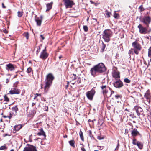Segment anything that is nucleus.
<instances>
[{
  "label": "nucleus",
  "instance_id": "12",
  "mask_svg": "<svg viewBox=\"0 0 151 151\" xmlns=\"http://www.w3.org/2000/svg\"><path fill=\"white\" fill-rule=\"evenodd\" d=\"M6 69L8 71H13L16 68V67L14 65L11 64H7L6 65Z\"/></svg>",
  "mask_w": 151,
  "mask_h": 151
},
{
  "label": "nucleus",
  "instance_id": "15",
  "mask_svg": "<svg viewBox=\"0 0 151 151\" xmlns=\"http://www.w3.org/2000/svg\"><path fill=\"white\" fill-rule=\"evenodd\" d=\"M20 91L19 89L17 88H14L12 89L9 91V93L11 94H19L20 93Z\"/></svg>",
  "mask_w": 151,
  "mask_h": 151
},
{
  "label": "nucleus",
  "instance_id": "58",
  "mask_svg": "<svg viewBox=\"0 0 151 151\" xmlns=\"http://www.w3.org/2000/svg\"><path fill=\"white\" fill-rule=\"evenodd\" d=\"M93 19V20H95L96 21H97V19H95V18H93V19Z\"/></svg>",
  "mask_w": 151,
  "mask_h": 151
},
{
  "label": "nucleus",
  "instance_id": "38",
  "mask_svg": "<svg viewBox=\"0 0 151 151\" xmlns=\"http://www.w3.org/2000/svg\"><path fill=\"white\" fill-rule=\"evenodd\" d=\"M106 85H103L102 86H101V88L102 89V90H103V91L104 90H105V89H106Z\"/></svg>",
  "mask_w": 151,
  "mask_h": 151
},
{
  "label": "nucleus",
  "instance_id": "9",
  "mask_svg": "<svg viewBox=\"0 0 151 151\" xmlns=\"http://www.w3.org/2000/svg\"><path fill=\"white\" fill-rule=\"evenodd\" d=\"M23 151H37L35 147L29 145L24 148Z\"/></svg>",
  "mask_w": 151,
  "mask_h": 151
},
{
  "label": "nucleus",
  "instance_id": "32",
  "mask_svg": "<svg viewBox=\"0 0 151 151\" xmlns=\"http://www.w3.org/2000/svg\"><path fill=\"white\" fill-rule=\"evenodd\" d=\"M23 12L20 11H18V16L19 17H22L23 14Z\"/></svg>",
  "mask_w": 151,
  "mask_h": 151
},
{
  "label": "nucleus",
  "instance_id": "23",
  "mask_svg": "<svg viewBox=\"0 0 151 151\" xmlns=\"http://www.w3.org/2000/svg\"><path fill=\"white\" fill-rule=\"evenodd\" d=\"M35 21L36 22L38 26H40L41 25L42 21L39 18H37L35 19Z\"/></svg>",
  "mask_w": 151,
  "mask_h": 151
},
{
  "label": "nucleus",
  "instance_id": "4",
  "mask_svg": "<svg viewBox=\"0 0 151 151\" xmlns=\"http://www.w3.org/2000/svg\"><path fill=\"white\" fill-rule=\"evenodd\" d=\"M138 28H139V32L141 34H149L151 31V28L148 29V27H144L141 24H139L138 26Z\"/></svg>",
  "mask_w": 151,
  "mask_h": 151
},
{
  "label": "nucleus",
  "instance_id": "6",
  "mask_svg": "<svg viewBox=\"0 0 151 151\" xmlns=\"http://www.w3.org/2000/svg\"><path fill=\"white\" fill-rule=\"evenodd\" d=\"M95 93V91L93 89L91 91H88L86 93V96L88 99L90 100H92L93 97Z\"/></svg>",
  "mask_w": 151,
  "mask_h": 151
},
{
  "label": "nucleus",
  "instance_id": "14",
  "mask_svg": "<svg viewBox=\"0 0 151 151\" xmlns=\"http://www.w3.org/2000/svg\"><path fill=\"white\" fill-rule=\"evenodd\" d=\"M132 45L133 47L138 50H140L141 49V46L139 44L136 42H134L132 43Z\"/></svg>",
  "mask_w": 151,
  "mask_h": 151
},
{
  "label": "nucleus",
  "instance_id": "54",
  "mask_svg": "<svg viewBox=\"0 0 151 151\" xmlns=\"http://www.w3.org/2000/svg\"><path fill=\"white\" fill-rule=\"evenodd\" d=\"M9 82V79H6V83H7L8 82Z\"/></svg>",
  "mask_w": 151,
  "mask_h": 151
},
{
  "label": "nucleus",
  "instance_id": "5",
  "mask_svg": "<svg viewBox=\"0 0 151 151\" xmlns=\"http://www.w3.org/2000/svg\"><path fill=\"white\" fill-rule=\"evenodd\" d=\"M12 111L10 112L9 115L8 116L9 119H11L13 116H14L17 114V111L18 110L17 106L12 107Z\"/></svg>",
  "mask_w": 151,
  "mask_h": 151
},
{
  "label": "nucleus",
  "instance_id": "2",
  "mask_svg": "<svg viewBox=\"0 0 151 151\" xmlns=\"http://www.w3.org/2000/svg\"><path fill=\"white\" fill-rule=\"evenodd\" d=\"M54 78L53 75L51 73L48 74L46 77V82L45 83V91L47 92L50 87L51 85L52 81Z\"/></svg>",
  "mask_w": 151,
  "mask_h": 151
},
{
  "label": "nucleus",
  "instance_id": "18",
  "mask_svg": "<svg viewBox=\"0 0 151 151\" xmlns=\"http://www.w3.org/2000/svg\"><path fill=\"white\" fill-rule=\"evenodd\" d=\"M131 134L133 136L135 137L139 134V133L136 129H134L132 131Z\"/></svg>",
  "mask_w": 151,
  "mask_h": 151
},
{
  "label": "nucleus",
  "instance_id": "35",
  "mask_svg": "<svg viewBox=\"0 0 151 151\" xmlns=\"http://www.w3.org/2000/svg\"><path fill=\"white\" fill-rule=\"evenodd\" d=\"M4 100L6 101H9V99L7 96L6 95H5L4 96Z\"/></svg>",
  "mask_w": 151,
  "mask_h": 151
},
{
  "label": "nucleus",
  "instance_id": "56",
  "mask_svg": "<svg viewBox=\"0 0 151 151\" xmlns=\"http://www.w3.org/2000/svg\"><path fill=\"white\" fill-rule=\"evenodd\" d=\"M63 137L64 138H67V135H65Z\"/></svg>",
  "mask_w": 151,
  "mask_h": 151
},
{
  "label": "nucleus",
  "instance_id": "39",
  "mask_svg": "<svg viewBox=\"0 0 151 151\" xmlns=\"http://www.w3.org/2000/svg\"><path fill=\"white\" fill-rule=\"evenodd\" d=\"M31 68L30 67H29L27 68V73H30L31 71Z\"/></svg>",
  "mask_w": 151,
  "mask_h": 151
},
{
  "label": "nucleus",
  "instance_id": "30",
  "mask_svg": "<svg viewBox=\"0 0 151 151\" xmlns=\"http://www.w3.org/2000/svg\"><path fill=\"white\" fill-rule=\"evenodd\" d=\"M124 81L125 83H129L131 81L127 78H125L124 79Z\"/></svg>",
  "mask_w": 151,
  "mask_h": 151
},
{
  "label": "nucleus",
  "instance_id": "51",
  "mask_svg": "<svg viewBox=\"0 0 151 151\" xmlns=\"http://www.w3.org/2000/svg\"><path fill=\"white\" fill-rule=\"evenodd\" d=\"M2 7L3 8H6V7L4 5V4L3 3H2Z\"/></svg>",
  "mask_w": 151,
  "mask_h": 151
},
{
  "label": "nucleus",
  "instance_id": "1",
  "mask_svg": "<svg viewBox=\"0 0 151 151\" xmlns=\"http://www.w3.org/2000/svg\"><path fill=\"white\" fill-rule=\"evenodd\" d=\"M106 70V68L103 63H100L92 68L90 72L91 75L95 76L97 73H103Z\"/></svg>",
  "mask_w": 151,
  "mask_h": 151
},
{
  "label": "nucleus",
  "instance_id": "46",
  "mask_svg": "<svg viewBox=\"0 0 151 151\" xmlns=\"http://www.w3.org/2000/svg\"><path fill=\"white\" fill-rule=\"evenodd\" d=\"M45 110L46 111H48V106H45L44 108Z\"/></svg>",
  "mask_w": 151,
  "mask_h": 151
},
{
  "label": "nucleus",
  "instance_id": "25",
  "mask_svg": "<svg viewBox=\"0 0 151 151\" xmlns=\"http://www.w3.org/2000/svg\"><path fill=\"white\" fill-rule=\"evenodd\" d=\"M79 135L81 138V140L83 141H84V137L83 135V132L81 130H80L79 132Z\"/></svg>",
  "mask_w": 151,
  "mask_h": 151
},
{
  "label": "nucleus",
  "instance_id": "33",
  "mask_svg": "<svg viewBox=\"0 0 151 151\" xmlns=\"http://www.w3.org/2000/svg\"><path fill=\"white\" fill-rule=\"evenodd\" d=\"M7 148L5 145L2 146L0 147V150H6Z\"/></svg>",
  "mask_w": 151,
  "mask_h": 151
},
{
  "label": "nucleus",
  "instance_id": "50",
  "mask_svg": "<svg viewBox=\"0 0 151 151\" xmlns=\"http://www.w3.org/2000/svg\"><path fill=\"white\" fill-rule=\"evenodd\" d=\"M81 150L82 151H86L85 149L83 147L81 148Z\"/></svg>",
  "mask_w": 151,
  "mask_h": 151
},
{
  "label": "nucleus",
  "instance_id": "48",
  "mask_svg": "<svg viewBox=\"0 0 151 151\" xmlns=\"http://www.w3.org/2000/svg\"><path fill=\"white\" fill-rule=\"evenodd\" d=\"M97 138L99 140H101V139H103V137L101 138V137L99 136H98L97 137Z\"/></svg>",
  "mask_w": 151,
  "mask_h": 151
},
{
  "label": "nucleus",
  "instance_id": "20",
  "mask_svg": "<svg viewBox=\"0 0 151 151\" xmlns=\"http://www.w3.org/2000/svg\"><path fill=\"white\" fill-rule=\"evenodd\" d=\"M114 93V91H108L105 96L108 98L110 97Z\"/></svg>",
  "mask_w": 151,
  "mask_h": 151
},
{
  "label": "nucleus",
  "instance_id": "43",
  "mask_svg": "<svg viewBox=\"0 0 151 151\" xmlns=\"http://www.w3.org/2000/svg\"><path fill=\"white\" fill-rule=\"evenodd\" d=\"M18 83V82H16L15 83H14V84L13 86L14 87H17V85Z\"/></svg>",
  "mask_w": 151,
  "mask_h": 151
},
{
  "label": "nucleus",
  "instance_id": "47",
  "mask_svg": "<svg viewBox=\"0 0 151 151\" xmlns=\"http://www.w3.org/2000/svg\"><path fill=\"white\" fill-rule=\"evenodd\" d=\"M40 47H38V48H37V53H38L40 51Z\"/></svg>",
  "mask_w": 151,
  "mask_h": 151
},
{
  "label": "nucleus",
  "instance_id": "22",
  "mask_svg": "<svg viewBox=\"0 0 151 151\" xmlns=\"http://www.w3.org/2000/svg\"><path fill=\"white\" fill-rule=\"evenodd\" d=\"M38 135H43L45 136V132L42 129H41L39 132L37 133Z\"/></svg>",
  "mask_w": 151,
  "mask_h": 151
},
{
  "label": "nucleus",
  "instance_id": "37",
  "mask_svg": "<svg viewBox=\"0 0 151 151\" xmlns=\"http://www.w3.org/2000/svg\"><path fill=\"white\" fill-rule=\"evenodd\" d=\"M83 28L84 29V30L86 31L87 32L88 30V27L86 26H83Z\"/></svg>",
  "mask_w": 151,
  "mask_h": 151
},
{
  "label": "nucleus",
  "instance_id": "49",
  "mask_svg": "<svg viewBox=\"0 0 151 151\" xmlns=\"http://www.w3.org/2000/svg\"><path fill=\"white\" fill-rule=\"evenodd\" d=\"M40 36L41 38H42V40H44V39L45 38H44V36H43V35H40Z\"/></svg>",
  "mask_w": 151,
  "mask_h": 151
},
{
  "label": "nucleus",
  "instance_id": "29",
  "mask_svg": "<svg viewBox=\"0 0 151 151\" xmlns=\"http://www.w3.org/2000/svg\"><path fill=\"white\" fill-rule=\"evenodd\" d=\"M23 35L26 37L27 39L29 38V34L28 32L24 33L23 34Z\"/></svg>",
  "mask_w": 151,
  "mask_h": 151
},
{
  "label": "nucleus",
  "instance_id": "61",
  "mask_svg": "<svg viewBox=\"0 0 151 151\" xmlns=\"http://www.w3.org/2000/svg\"><path fill=\"white\" fill-rule=\"evenodd\" d=\"M10 151H14V150L13 149H12L10 150Z\"/></svg>",
  "mask_w": 151,
  "mask_h": 151
},
{
  "label": "nucleus",
  "instance_id": "62",
  "mask_svg": "<svg viewBox=\"0 0 151 151\" xmlns=\"http://www.w3.org/2000/svg\"><path fill=\"white\" fill-rule=\"evenodd\" d=\"M88 20H89V18H88L87 19V21H88Z\"/></svg>",
  "mask_w": 151,
  "mask_h": 151
},
{
  "label": "nucleus",
  "instance_id": "42",
  "mask_svg": "<svg viewBox=\"0 0 151 151\" xmlns=\"http://www.w3.org/2000/svg\"><path fill=\"white\" fill-rule=\"evenodd\" d=\"M78 79H79V81H76L75 82H74V83H72L73 84V85H74V84L76 82L77 83H78H78H80L81 82V79H80V78H78Z\"/></svg>",
  "mask_w": 151,
  "mask_h": 151
},
{
  "label": "nucleus",
  "instance_id": "53",
  "mask_svg": "<svg viewBox=\"0 0 151 151\" xmlns=\"http://www.w3.org/2000/svg\"><path fill=\"white\" fill-rule=\"evenodd\" d=\"M118 148H119V147H118V146H117V147H116V148H115V150H118Z\"/></svg>",
  "mask_w": 151,
  "mask_h": 151
},
{
  "label": "nucleus",
  "instance_id": "60",
  "mask_svg": "<svg viewBox=\"0 0 151 151\" xmlns=\"http://www.w3.org/2000/svg\"><path fill=\"white\" fill-rule=\"evenodd\" d=\"M125 111H128V109H125Z\"/></svg>",
  "mask_w": 151,
  "mask_h": 151
},
{
  "label": "nucleus",
  "instance_id": "57",
  "mask_svg": "<svg viewBox=\"0 0 151 151\" xmlns=\"http://www.w3.org/2000/svg\"><path fill=\"white\" fill-rule=\"evenodd\" d=\"M62 58V56H60L59 57V58L60 59L61 58Z\"/></svg>",
  "mask_w": 151,
  "mask_h": 151
},
{
  "label": "nucleus",
  "instance_id": "36",
  "mask_svg": "<svg viewBox=\"0 0 151 151\" xmlns=\"http://www.w3.org/2000/svg\"><path fill=\"white\" fill-rule=\"evenodd\" d=\"M103 94L104 95V96H105L108 92V91L107 89H106L105 90L103 91Z\"/></svg>",
  "mask_w": 151,
  "mask_h": 151
},
{
  "label": "nucleus",
  "instance_id": "34",
  "mask_svg": "<svg viewBox=\"0 0 151 151\" xmlns=\"http://www.w3.org/2000/svg\"><path fill=\"white\" fill-rule=\"evenodd\" d=\"M114 17L115 18H118L119 17V15L118 14L114 12Z\"/></svg>",
  "mask_w": 151,
  "mask_h": 151
},
{
  "label": "nucleus",
  "instance_id": "41",
  "mask_svg": "<svg viewBox=\"0 0 151 151\" xmlns=\"http://www.w3.org/2000/svg\"><path fill=\"white\" fill-rule=\"evenodd\" d=\"M35 97L34 98V99H35L37 96H40L41 95L40 94L36 93L35 94Z\"/></svg>",
  "mask_w": 151,
  "mask_h": 151
},
{
  "label": "nucleus",
  "instance_id": "13",
  "mask_svg": "<svg viewBox=\"0 0 151 151\" xmlns=\"http://www.w3.org/2000/svg\"><path fill=\"white\" fill-rule=\"evenodd\" d=\"M114 85L116 88H119L123 86V84L121 81L119 80L115 82L114 83Z\"/></svg>",
  "mask_w": 151,
  "mask_h": 151
},
{
  "label": "nucleus",
  "instance_id": "26",
  "mask_svg": "<svg viewBox=\"0 0 151 151\" xmlns=\"http://www.w3.org/2000/svg\"><path fill=\"white\" fill-rule=\"evenodd\" d=\"M105 14H106V17L109 18L110 17V15L111 14V13L108 11H105Z\"/></svg>",
  "mask_w": 151,
  "mask_h": 151
},
{
  "label": "nucleus",
  "instance_id": "24",
  "mask_svg": "<svg viewBox=\"0 0 151 151\" xmlns=\"http://www.w3.org/2000/svg\"><path fill=\"white\" fill-rule=\"evenodd\" d=\"M22 127V126L20 124L18 125L17 126H15L14 127V128L17 131H19Z\"/></svg>",
  "mask_w": 151,
  "mask_h": 151
},
{
  "label": "nucleus",
  "instance_id": "7",
  "mask_svg": "<svg viewBox=\"0 0 151 151\" xmlns=\"http://www.w3.org/2000/svg\"><path fill=\"white\" fill-rule=\"evenodd\" d=\"M151 21V18L148 16H145L142 18V22L144 23L146 27H149V24Z\"/></svg>",
  "mask_w": 151,
  "mask_h": 151
},
{
  "label": "nucleus",
  "instance_id": "64",
  "mask_svg": "<svg viewBox=\"0 0 151 151\" xmlns=\"http://www.w3.org/2000/svg\"><path fill=\"white\" fill-rule=\"evenodd\" d=\"M94 151H99L97 150H95Z\"/></svg>",
  "mask_w": 151,
  "mask_h": 151
},
{
  "label": "nucleus",
  "instance_id": "21",
  "mask_svg": "<svg viewBox=\"0 0 151 151\" xmlns=\"http://www.w3.org/2000/svg\"><path fill=\"white\" fill-rule=\"evenodd\" d=\"M52 3H48L47 4V10L46 11H49V10H50L52 7Z\"/></svg>",
  "mask_w": 151,
  "mask_h": 151
},
{
  "label": "nucleus",
  "instance_id": "45",
  "mask_svg": "<svg viewBox=\"0 0 151 151\" xmlns=\"http://www.w3.org/2000/svg\"><path fill=\"white\" fill-rule=\"evenodd\" d=\"M114 97L116 99H118L120 97V96L119 95H115Z\"/></svg>",
  "mask_w": 151,
  "mask_h": 151
},
{
  "label": "nucleus",
  "instance_id": "28",
  "mask_svg": "<svg viewBox=\"0 0 151 151\" xmlns=\"http://www.w3.org/2000/svg\"><path fill=\"white\" fill-rule=\"evenodd\" d=\"M69 142L71 146H72V147L74 146V142L73 140H71L70 141H69Z\"/></svg>",
  "mask_w": 151,
  "mask_h": 151
},
{
  "label": "nucleus",
  "instance_id": "27",
  "mask_svg": "<svg viewBox=\"0 0 151 151\" xmlns=\"http://www.w3.org/2000/svg\"><path fill=\"white\" fill-rule=\"evenodd\" d=\"M148 56L150 58H151V47H150L148 50Z\"/></svg>",
  "mask_w": 151,
  "mask_h": 151
},
{
  "label": "nucleus",
  "instance_id": "44",
  "mask_svg": "<svg viewBox=\"0 0 151 151\" xmlns=\"http://www.w3.org/2000/svg\"><path fill=\"white\" fill-rule=\"evenodd\" d=\"M139 50H137V49H135L134 50V53L136 54H138V53H139V52H138V51Z\"/></svg>",
  "mask_w": 151,
  "mask_h": 151
},
{
  "label": "nucleus",
  "instance_id": "19",
  "mask_svg": "<svg viewBox=\"0 0 151 151\" xmlns=\"http://www.w3.org/2000/svg\"><path fill=\"white\" fill-rule=\"evenodd\" d=\"M144 97L147 99V101L149 103L150 101V95L148 93H146L144 95Z\"/></svg>",
  "mask_w": 151,
  "mask_h": 151
},
{
  "label": "nucleus",
  "instance_id": "40",
  "mask_svg": "<svg viewBox=\"0 0 151 151\" xmlns=\"http://www.w3.org/2000/svg\"><path fill=\"white\" fill-rule=\"evenodd\" d=\"M102 43V49L103 51L104 49H105V47H106V45L103 43V42Z\"/></svg>",
  "mask_w": 151,
  "mask_h": 151
},
{
  "label": "nucleus",
  "instance_id": "8",
  "mask_svg": "<svg viewBox=\"0 0 151 151\" xmlns=\"http://www.w3.org/2000/svg\"><path fill=\"white\" fill-rule=\"evenodd\" d=\"M64 4L66 8H70L72 7L74 4V3L72 0H64Z\"/></svg>",
  "mask_w": 151,
  "mask_h": 151
},
{
  "label": "nucleus",
  "instance_id": "16",
  "mask_svg": "<svg viewBox=\"0 0 151 151\" xmlns=\"http://www.w3.org/2000/svg\"><path fill=\"white\" fill-rule=\"evenodd\" d=\"M134 109L136 111L137 114L138 116H139L140 114V112L142 111V109L141 107H139L137 106H135Z\"/></svg>",
  "mask_w": 151,
  "mask_h": 151
},
{
  "label": "nucleus",
  "instance_id": "52",
  "mask_svg": "<svg viewBox=\"0 0 151 151\" xmlns=\"http://www.w3.org/2000/svg\"><path fill=\"white\" fill-rule=\"evenodd\" d=\"M43 17L42 15H41L40 16V19L41 20H42V19H43Z\"/></svg>",
  "mask_w": 151,
  "mask_h": 151
},
{
  "label": "nucleus",
  "instance_id": "63",
  "mask_svg": "<svg viewBox=\"0 0 151 151\" xmlns=\"http://www.w3.org/2000/svg\"><path fill=\"white\" fill-rule=\"evenodd\" d=\"M141 8V6H140V7H139V9H140Z\"/></svg>",
  "mask_w": 151,
  "mask_h": 151
},
{
  "label": "nucleus",
  "instance_id": "11",
  "mask_svg": "<svg viewBox=\"0 0 151 151\" xmlns=\"http://www.w3.org/2000/svg\"><path fill=\"white\" fill-rule=\"evenodd\" d=\"M132 143L134 145H137L139 148L140 149L142 148L143 145L142 143L139 141H137L135 139L133 140Z\"/></svg>",
  "mask_w": 151,
  "mask_h": 151
},
{
  "label": "nucleus",
  "instance_id": "59",
  "mask_svg": "<svg viewBox=\"0 0 151 151\" xmlns=\"http://www.w3.org/2000/svg\"><path fill=\"white\" fill-rule=\"evenodd\" d=\"M119 140H118V144H117V146H118V147H119Z\"/></svg>",
  "mask_w": 151,
  "mask_h": 151
},
{
  "label": "nucleus",
  "instance_id": "55",
  "mask_svg": "<svg viewBox=\"0 0 151 151\" xmlns=\"http://www.w3.org/2000/svg\"><path fill=\"white\" fill-rule=\"evenodd\" d=\"M3 117L4 118H7V117H8V116H3Z\"/></svg>",
  "mask_w": 151,
  "mask_h": 151
},
{
  "label": "nucleus",
  "instance_id": "17",
  "mask_svg": "<svg viewBox=\"0 0 151 151\" xmlns=\"http://www.w3.org/2000/svg\"><path fill=\"white\" fill-rule=\"evenodd\" d=\"M112 75L113 77L115 78H120L119 73L118 71H114L112 73Z\"/></svg>",
  "mask_w": 151,
  "mask_h": 151
},
{
  "label": "nucleus",
  "instance_id": "31",
  "mask_svg": "<svg viewBox=\"0 0 151 151\" xmlns=\"http://www.w3.org/2000/svg\"><path fill=\"white\" fill-rule=\"evenodd\" d=\"M71 78L72 79L75 80L76 78V74H73L71 75Z\"/></svg>",
  "mask_w": 151,
  "mask_h": 151
},
{
  "label": "nucleus",
  "instance_id": "10",
  "mask_svg": "<svg viewBox=\"0 0 151 151\" xmlns=\"http://www.w3.org/2000/svg\"><path fill=\"white\" fill-rule=\"evenodd\" d=\"M48 54L46 52V47L41 52L40 57V58L43 59H46L48 56Z\"/></svg>",
  "mask_w": 151,
  "mask_h": 151
},
{
  "label": "nucleus",
  "instance_id": "3",
  "mask_svg": "<svg viewBox=\"0 0 151 151\" xmlns=\"http://www.w3.org/2000/svg\"><path fill=\"white\" fill-rule=\"evenodd\" d=\"M112 35V32L110 30L106 29L104 31L102 34V38L105 42H108L110 40V38Z\"/></svg>",
  "mask_w": 151,
  "mask_h": 151
}]
</instances>
